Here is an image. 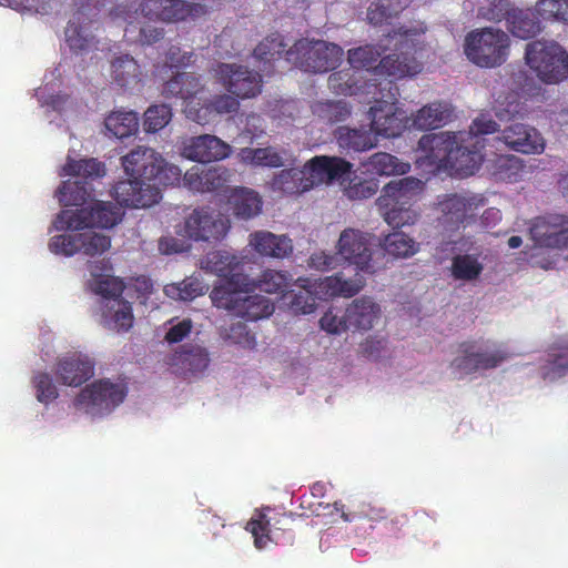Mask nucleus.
Wrapping results in <instances>:
<instances>
[{
	"label": "nucleus",
	"mask_w": 568,
	"mask_h": 568,
	"mask_svg": "<svg viewBox=\"0 0 568 568\" xmlns=\"http://www.w3.org/2000/svg\"><path fill=\"white\" fill-rule=\"evenodd\" d=\"M124 172L131 178L119 181L113 186V196L121 206L150 207L161 200V191L155 185L179 183L182 171L168 164L160 153L148 146H138L121 158Z\"/></svg>",
	"instance_id": "obj_1"
},
{
	"label": "nucleus",
	"mask_w": 568,
	"mask_h": 568,
	"mask_svg": "<svg viewBox=\"0 0 568 568\" xmlns=\"http://www.w3.org/2000/svg\"><path fill=\"white\" fill-rule=\"evenodd\" d=\"M109 268H111L110 262L104 260L90 265L92 275L90 288L103 298L101 303L102 325L118 333L128 332L134 321L132 305L122 297L125 288L124 282L119 277L101 273Z\"/></svg>",
	"instance_id": "obj_2"
},
{
	"label": "nucleus",
	"mask_w": 568,
	"mask_h": 568,
	"mask_svg": "<svg viewBox=\"0 0 568 568\" xmlns=\"http://www.w3.org/2000/svg\"><path fill=\"white\" fill-rule=\"evenodd\" d=\"M206 12L205 4L184 0H121L111 9L110 16L125 21V33H129L139 17L149 21L172 23L187 18H199Z\"/></svg>",
	"instance_id": "obj_3"
},
{
	"label": "nucleus",
	"mask_w": 568,
	"mask_h": 568,
	"mask_svg": "<svg viewBox=\"0 0 568 568\" xmlns=\"http://www.w3.org/2000/svg\"><path fill=\"white\" fill-rule=\"evenodd\" d=\"M423 190L424 182L413 176L387 183L377 199V205L386 223L394 229L415 224L419 213L414 203Z\"/></svg>",
	"instance_id": "obj_4"
},
{
	"label": "nucleus",
	"mask_w": 568,
	"mask_h": 568,
	"mask_svg": "<svg viewBox=\"0 0 568 568\" xmlns=\"http://www.w3.org/2000/svg\"><path fill=\"white\" fill-rule=\"evenodd\" d=\"M525 60L544 83L557 84L568 78V53L556 41L535 40L527 43Z\"/></svg>",
	"instance_id": "obj_5"
},
{
	"label": "nucleus",
	"mask_w": 568,
	"mask_h": 568,
	"mask_svg": "<svg viewBox=\"0 0 568 568\" xmlns=\"http://www.w3.org/2000/svg\"><path fill=\"white\" fill-rule=\"evenodd\" d=\"M509 37L500 29L481 28L468 32L464 40V53L481 68L501 65L508 55Z\"/></svg>",
	"instance_id": "obj_6"
},
{
	"label": "nucleus",
	"mask_w": 568,
	"mask_h": 568,
	"mask_svg": "<svg viewBox=\"0 0 568 568\" xmlns=\"http://www.w3.org/2000/svg\"><path fill=\"white\" fill-rule=\"evenodd\" d=\"M344 51L324 40H297L287 51V61L304 72L324 73L334 70L342 61Z\"/></svg>",
	"instance_id": "obj_7"
},
{
	"label": "nucleus",
	"mask_w": 568,
	"mask_h": 568,
	"mask_svg": "<svg viewBox=\"0 0 568 568\" xmlns=\"http://www.w3.org/2000/svg\"><path fill=\"white\" fill-rule=\"evenodd\" d=\"M268 507L256 509L247 521L245 529L254 538V546L264 549L270 542L280 545H292L295 539L293 530L294 514L275 513L273 516L266 514Z\"/></svg>",
	"instance_id": "obj_8"
},
{
	"label": "nucleus",
	"mask_w": 568,
	"mask_h": 568,
	"mask_svg": "<svg viewBox=\"0 0 568 568\" xmlns=\"http://www.w3.org/2000/svg\"><path fill=\"white\" fill-rule=\"evenodd\" d=\"M121 209L111 202L97 201L89 207L61 211L53 222L54 229L83 230V229H110L122 220Z\"/></svg>",
	"instance_id": "obj_9"
},
{
	"label": "nucleus",
	"mask_w": 568,
	"mask_h": 568,
	"mask_svg": "<svg viewBox=\"0 0 568 568\" xmlns=\"http://www.w3.org/2000/svg\"><path fill=\"white\" fill-rule=\"evenodd\" d=\"M126 394L124 384L99 379L81 389L73 404L87 414L101 416L119 406Z\"/></svg>",
	"instance_id": "obj_10"
},
{
	"label": "nucleus",
	"mask_w": 568,
	"mask_h": 568,
	"mask_svg": "<svg viewBox=\"0 0 568 568\" xmlns=\"http://www.w3.org/2000/svg\"><path fill=\"white\" fill-rule=\"evenodd\" d=\"M457 140L463 141L454 132L424 134L418 141L423 155L416 159V165L433 174L450 169Z\"/></svg>",
	"instance_id": "obj_11"
},
{
	"label": "nucleus",
	"mask_w": 568,
	"mask_h": 568,
	"mask_svg": "<svg viewBox=\"0 0 568 568\" xmlns=\"http://www.w3.org/2000/svg\"><path fill=\"white\" fill-rule=\"evenodd\" d=\"M510 354L503 349L481 351L477 342H463L457 347V356L450 362L456 377L469 375L477 371L493 369L508 359Z\"/></svg>",
	"instance_id": "obj_12"
},
{
	"label": "nucleus",
	"mask_w": 568,
	"mask_h": 568,
	"mask_svg": "<svg viewBox=\"0 0 568 568\" xmlns=\"http://www.w3.org/2000/svg\"><path fill=\"white\" fill-rule=\"evenodd\" d=\"M214 77L237 99H251L262 91V75L242 64L219 63L214 69Z\"/></svg>",
	"instance_id": "obj_13"
},
{
	"label": "nucleus",
	"mask_w": 568,
	"mask_h": 568,
	"mask_svg": "<svg viewBox=\"0 0 568 568\" xmlns=\"http://www.w3.org/2000/svg\"><path fill=\"white\" fill-rule=\"evenodd\" d=\"M230 227V220L210 207L194 209L184 220V234L196 242L221 241Z\"/></svg>",
	"instance_id": "obj_14"
},
{
	"label": "nucleus",
	"mask_w": 568,
	"mask_h": 568,
	"mask_svg": "<svg viewBox=\"0 0 568 568\" xmlns=\"http://www.w3.org/2000/svg\"><path fill=\"white\" fill-rule=\"evenodd\" d=\"M388 84L392 85V81ZM392 89L393 87H389L392 101L378 100L369 109L371 124L376 136L396 138L410 125V119L406 112L397 106L398 89L394 87L395 92H392Z\"/></svg>",
	"instance_id": "obj_15"
},
{
	"label": "nucleus",
	"mask_w": 568,
	"mask_h": 568,
	"mask_svg": "<svg viewBox=\"0 0 568 568\" xmlns=\"http://www.w3.org/2000/svg\"><path fill=\"white\" fill-rule=\"evenodd\" d=\"M529 234L539 248L568 250V215L547 213L532 219Z\"/></svg>",
	"instance_id": "obj_16"
},
{
	"label": "nucleus",
	"mask_w": 568,
	"mask_h": 568,
	"mask_svg": "<svg viewBox=\"0 0 568 568\" xmlns=\"http://www.w3.org/2000/svg\"><path fill=\"white\" fill-rule=\"evenodd\" d=\"M337 255L358 271L374 273L369 234L361 230L347 227L337 241Z\"/></svg>",
	"instance_id": "obj_17"
},
{
	"label": "nucleus",
	"mask_w": 568,
	"mask_h": 568,
	"mask_svg": "<svg viewBox=\"0 0 568 568\" xmlns=\"http://www.w3.org/2000/svg\"><path fill=\"white\" fill-rule=\"evenodd\" d=\"M106 0H77L72 19L65 28V42L73 52L89 49L92 37L87 32L84 24L95 17Z\"/></svg>",
	"instance_id": "obj_18"
},
{
	"label": "nucleus",
	"mask_w": 568,
	"mask_h": 568,
	"mask_svg": "<svg viewBox=\"0 0 568 568\" xmlns=\"http://www.w3.org/2000/svg\"><path fill=\"white\" fill-rule=\"evenodd\" d=\"M231 153L232 146L229 143L211 134L189 139L182 152L186 159L200 163L221 161L229 158Z\"/></svg>",
	"instance_id": "obj_19"
},
{
	"label": "nucleus",
	"mask_w": 568,
	"mask_h": 568,
	"mask_svg": "<svg viewBox=\"0 0 568 568\" xmlns=\"http://www.w3.org/2000/svg\"><path fill=\"white\" fill-rule=\"evenodd\" d=\"M499 140L509 149L524 154H540L545 150V140L538 130L519 122L507 125Z\"/></svg>",
	"instance_id": "obj_20"
},
{
	"label": "nucleus",
	"mask_w": 568,
	"mask_h": 568,
	"mask_svg": "<svg viewBox=\"0 0 568 568\" xmlns=\"http://www.w3.org/2000/svg\"><path fill=\"white\" fill-rule=\"evenodd\" d=\"M231 171L224 166L194 165L183 175L184 185L193 192H216L227 185Z\"/></svg>",
	"instance_id": "obj_21"
},
{
	"label": "nucleus",
	"mask_w": 568,
	"mask_h": 568,
	"mask_svg": "<svg viewBox=\"0 0 568 568\" xmlns=\"http://www.w3.org/2000/svg\"><path fill=\"white\" fill-rule=\"evenodd\" d=\"M248 245L261 256L278 260L291 256L294 251L293 241L287 235L264 230L252 232Z\"/></svg>",
	"instance_id": "obj_22"
},
{
	"label": "nucleus",
	"mask_w": 568,
	"mask_h": 568,
	"mask_svg": "<svg viewBox=\"0 0 568 568\" xmlns=\"http://www.w3.org/2000/svg\"><path fill=\"white\" fill-rule=\"evenodd\" d=\"M94 374V363L87 356L74 353L61 357L57 363L55 375L67 386H80Z\"/></svg>",
	"instance_id": "obj_23"
},
{
	"label": "nucleus",
	"mask_w": 568,
	"mask_h": 568,
	"mask_svg": "<svg viewBox=\"0 0 568 568\" xmlns=\"http://www.w3.org/2000/svg\"><path fill=\"white\" fill-rule=\"evenodd\" d=\"M209 362V354L204 347L186 344L174 352L170 365L175 374L190 377L203 373L207 368Z\"/></svg>",
	"instance_id": "obj_24"
},
{
	"label": "nucleus",
	"mask_w": 568,
	"mask_h": 568,
	"mask_svg": "<svg viewBox=\"0 0 568 568\" xmlns=\"http://www.w3.org/2000/svg\"><path fill=\"white\" fill-rule=\"evenodd\" d=\"M308 178L312 179L313 187L321 183H327L342 179L347 174L352 164L341 158L314 156L306 165Z\"/></svg>",
	"instance_id": "obj_25"
},
{
	"label": "nucleus",
	"mask_w": 568,
	"mask_h": 568,
	"mask_svg": "<svg viewBox=\"0 0 568 568\" xmlns=\"http://www.w3.org/2000/svg\"><path fill=\"white\" fill-rule=\"evenodd\" d=\"M335 138L338 145L347 152H365L377 145V136L372 126L369 129L338 126Z\"/></svg>",
	"instance_id": "obj_26"
},
{
	"label": "nucleus",
	"mask_w": 568,
	"mask_h": 568,
	"mask_svg": "<svg viewBox=\"0 0 568 568\" xmlns=\"http://www.w3.org/2000/svg\"><path fill=\"white\" fill-rule=\"evenodd\" d=\"M240 284H236L237 278H222L225 283L215 286L210 294L212 303L217 308L229 311L232 315L235 312L239 300H241L243 291L250 290V280L247 276L240 277Z\"/></svg>",
	"instance_id": "obj_27"
},
{
	"label": "nucleus",
	"mask_w": 568,
	"mask_h": 568,
	"mask_svg": "<svg viewBox=\"0 0 568 568\" xmlns=\"http://www.w3.org/2000/svg\"><path fill=\"white\" fill-rule=\"evenodd\" d=\"M453 108L449 103L435 101L424 105L410 119V125L418 130H433L450 121Z\"/></svg>",
	"instance_id": "obj_28"
},
{
	"label": "nucleus",
	"mask_w": 568,
	"mask_h": 568,
	"mask_svg": "<svg viewBox=\"0 0 568 568\" xmlns=\"http://www.w3.org/2000/svg\"><path fill=\"white\" fill-rule=\"evenodd\" d=\"M229 204L235 217L251 220L260 215L263 200L258 192L248 187H236L229 196Z\"/></svg>",
	"instance_id": "obj_29"
},
{
	"label": "nucleus",
	"mask_w": 568,
	"mask_h": 568,
	"mask_svg": "<svg viewBox=\"0 0 568 568\" xmlns=\"http://www.w3.org/2000/svg\"><path fill=\"white\" fill-rule=\"evenodd\" d=\"M381 313L379 306L369 297L354 300L345 310L349 328L368 331Z\"/></svg>",
	"instance_id": "obj_30"
},
{
	"label": "nucleus",
	"mask_w": 568,
	"mask_h": 568,
	"mask_svg": "<svg viewBox=\"0 0 568 568\" xmlns=\"http://www.w3.org/2000/svg\"><path fill=\"white\" fill-rule=\"evenodd\" d=\"M423 69V64L406 53L388 54L381 59L375 68L377 74L392 77L394 79H403L418 74Z\"/></svg>",
	"instance_id": "obj_31"
},
{
	"label": "nucleus",
	"mask_w": 568,
	"mask_h": 568,
	"mask_svg": "<svg viewBox=\"0 0 568 568\" xmlns=\"http://www.w3.org/2000/svg\"><path fill=\"white\" fill-rule=\"evenodd\" d=\"M274 191L284 194L298 195L313 189L312 179L308 178L306 168L304 169H286L274 175L271 181Z\"/></svg>",
	"instance_id": "obj_32"
},
{
	"label": "nucleus",
	"mask_w": 568,
	"mask_h": 568,
	"mask_svg": "<svg viewBox=\"0 0 568 568\" xmlns=\"http://www.w3.org/2000/svg\"><path fill=\"white\" fill-rule=\"evenodd\" d=\"M443 223L458 227L473 217V202L464 195L448 194L439 203Z\"/></svg>",
	"instance_id": "obj_33"
},
{
	"label": "nucleus",
	"mask_w": 568,
	"mask_h": 568,
	"mask_svg": "<svg viewBox=\"0 0 568 568\" xmlns=\"http://www.w3.org/2000/svg\"><path fill=\"white\" fill-rule=\"evenodd\" d=\"M202 89L201 80L194 73L179 72L164 83L162 93L165 98H179L186 102Z\"/></svg>",
	"instance_id": "obj_34"
},
{
	"label": "nucleus",
	"mask_w": 568,
	"mask_h": 568,
	"mask_svg": "<svg viewBox=\"0 0 568 568\" xmlns=\"http://www.w3.org/2000/svg\"><path fill=\"white\" fill-rule=\"evenodd\" d=\"M273 312L274 304L267 297L258 294L248 295L246 292H243L233 315L254 322L268 317Z\"/></svg>",
	"instance_id": "obj_35"
},
{
	"label": "nucleus",
	"mask_w": 568,
	"mask_h": 568,
	"mask_svg": "<svg viewBox=\"0 0 568 568\" xmlns=\"http://www.w3.org/2000/svg\"><path fill=\"white\" fill-rule=\"evenodd\" d=\"M141 68L130 54H121L111 62V77L121 88H132L141 81Z\"/></svg>",
	"instance_id": "obj_36"
},
{
	"label": "nucleus",
	"mask_w": 568,
	"mask_h": 568,
	"mask_svg": "<svg viewBox=\"0 0 568 568\" xmlns=\"http://www.w3.org/2000/svg\"><path fill=\"white\" fill-rule=\"evenodd\" d=\"M478 140L471 144V148L459 145L455 146V155L450 170H454L458 175L465 178L475 174L483 163V154L480 153Z\"/></svg>",
	"instance_id": "obj_37"
},
{
	"label": "nucleus",
	"mask_w": 568,
	"mask_h": 568,
	"mask_svg": "<svg viewBox=\"0 0 568 568\" xmlns=\"http://www.w3.org/2000/svg\"><path fill=\"white\" fill-rule=\"evenodd\" d=\"M568 373V338L557 341L548 354V359L541 367L544 379L554 381Z\"/></svg>",
	"instance_id": "obj_38"
},
{
	"label": "nucleus",
	"mask_w": 568,
	"mask_h": 568,
	"mask_svg": "<svg viewBox=\"0 0 568 568\" xmlns=\"http://www.w3.org/2000/svg\"><path fill=\"white\" fill-rule=\"evenodd\" d=\"M104 126L110 135L116 139H125L135 134L139 130V116L136 112L116 110L112 111L104 120Z\"/></svg>",
	"instance_id": "obj_39"
},
{
	"label": "nucleus",
	"mask_w": 568,
	"mask_h": 568,
	"mask_svg": "<svg viewBox=\"0 0 568 568\" xmlns=\"http://www.w3.org/2000/svg\"><path fill=\"white\" fill-rule=\"evenodd\" d=\"M361 73L352 67L333 72L328 77V88L338 95H355L364 87Z\"/></svg>",
	"instance_id": "obj_40"
},
{
	"label": "nucleus",
	"mask_w": 568,
	"mask_h": 568,
	"mask_svg": "<svg viewBox=\"0 0 568 568\" xmlns=\"http://www.w3.org/2000/svg\"><path fill=\"white\" fill-rule=\"evenodd\" d=\"M237 155L242 163L252 166L281 168L284 165L282 153L273 146L242 148Z\"/></svg>",
	"instance_id": "obj_41"
},
{
	"label": "nucleus",
	"mask_w": 568,
	"mask_h": 568,
	"mask_svg": "<svg viewBox=\"0 0 568 568\" xmlns=\"http://www.w3.org/2000/svg\"><path fill=\"white\" fill-rule=\"evenodd\" d=\"M507 28L514 37L530 39L540 31V23L532 11L514 8Z\"/></svg>",
	"instance_id": "obj_42"
},
{
	"label": "nucleus",
	"mask_w": 568,
	"mask_h": 568,
	"mask_svg": "<svg viewBox=\"0 0 568 568\" xmlns=\"http://www.w3.org/2000/svg\"><path fill=\"white\" fill-rule=\"evenodd\" d=\"M364 166L368 173L376 175H403L410 169L408 163L402 162L395 155L386 152L373 154Z\"/></svg>",
	"instance_id": "obj_43"
},
{
	"label": "nucleus",
	"mask_w": 568,
	"mask_h": 568,
	"mask_svg": "<svg viewBox=\"0 0 568 568\" xmlns=\"http://www.w3.org/2000/svg\"><path fill=\"white\" fill-rule=\"evenodd\" d=\"M413 0H377L367 9V20L371 24L382 26L397 17Z\"/></svg>",
	"instance_id": "obj_44"
},
{
	"label": "nucleus",
	"mask_w": 568,
	"mask_h": 568,
	"mask_svg": "<svg viewBox=\"0 0 568 568\" xmlns=\"http://www.w3.org/2000/svg\"><path fill=\"white\" fill-rule=\"evenodd\" d=\"M207 268L215 273L221 278H237L236 284H240V277L244 276L239 272L241 267L240 260L226 252H212L206 257Z\"/></svg>",
	"instance_id": "obj_45"
},
{
	"label": "nucleus",
	"mask_w": 568,
	"mask_h": 568,
	"mask_svg": "<svg viewBox=\"0 0 568 568\" xmlns=\"http://www.w3.org/2000/svg\"><path fill=\"white\" fill-rule=\"evenodd\" d=\"M291 282L292 276L288 272L266 268L257 280L250 283V288H257L268 294H277L284 293Z\"/></svg>",
	"instance_id": "obj_46"
},
{
	"label": "nucleus",
	"mask_w": 568,
	"mask_h": 568,
	"mask_svg": "<svg viewBox=\"0 0 568 568\" xmlns=\"http://www.w3.org/2000/svg\"><path fill=\"white\" fill-rule=\"evenodd\" d=\"M320 290L327 296L352 297L356 295L363 287L361 281L344 278L342 274L327 276L320 283Z\"/></svg>",
	"instance_id": "obj_47"
},
{
	"label": "nucleus",
	"mask_w": 568,
	"mask_h": 568,
	"mask_svg": "<svg viewBox=\"0 0 568 568\" xmlns=\"http://www.w3.org/2000/svg\"><path fill=\"white\" fill-rule=\"evenodd\" d=\"M383 248L395 257H408L418 252L419 244L404 232L395 231L385 236Z\"/></svg>",
	"instance_id": "obj_48"
},
{
	"label": "nucleus",
	"mask_w": 568,
	"mask_h": 568,
	"mask_svg": "<svg viewBox=\"0 0 568 568\" xmlns=\"http://www.w3.org/2000/svg\"><path fill=\"white\" fill-rule=\"evenodd\" d=\"M483 268V264L477 256L458 254L452 260L450 272L455 280L474 281L481 274Z\"/></svg>",
	"instance_id": "obj_49"
},
{
	"label": "nucleus",
	"mask_w": 568,
	"mask_h": 568,
	"mask_svg": "<svg viewBox=\"0 0 568 568\" xmlns=\"http://www.w3.org/2000/svg\"><path fill=\"white\" fill-rule=\"evenodd\" d=\"M286 47L287 44L280 33H272L256 45L254 57L264 63L278 60L283 54H285V59L287 60L288 50H286Z\"/></svg>",
	"instance_id": "obj_50"
},
{
	"label": "nucleus",
	"mask_w": 568,
	"mask_h": 568,
	"mask_svg": "<svg viewBox=\"0 0 568 568\" xmlns=\"http://www.w3.org/2000/svg\"><path fill=\"white\" fill-rule=\"evenodd\" d=\"M62 175L82 176L84 179L101 178L105 174V166L97 159L72 160L68 159L62 168Z\"/></svg>",
	"instance_id": "obj_51"
},
{
	"label": "nucleus",
	"mask_w": 568,
	"mask_h": 568,
	"mask_svg": "<svg viewBox=\"0 0 568 568\" xmlns=\"http://www.w3.org/2000/svg\"><path fill=\"white\" fill-rule=\"evenodd\" d=\"M90 197L87 182L63 181L58 189V199L63 206L82 205Z\"/></svg>",
	"instance_id": "obj_52"
},
{
	"label": "nucleus",
	"mask_w": 568,
	"mask_h": 568,
	"mask_svg": "<svg viewBox=\"0 0 568 568\" xmlns=\"http://www.w3.org/2000/svg\"><path fill=\"white\" fill-rule=\"evenodd\" d=\"M514 8L509 0H483L478 7L477 16L490 22L507 21Z\"/></svg>",
	"instance_id": "obj_53"
},
{
	"label": "nucleus",
	"mask_w": 568,
	"mask_h": 568,
	"mask_svg": "<svg viewBox=\"0 0 568 568\" xmlns=\"http://www.w3.org/2000/svg\"><path fill=\"white\" fill-rule=\"evenodd\" d=\"M172 120V109L168 104L150 105L144 112L143 126L148 133L164 129Z\"/></svg>",
	"instance_id": "obj_54"
},
{
	"label": "nucleus",
	"mask_w": 568,
	"mask_h": 568,
	"mask_svg": "<svg viewBox=\"0 0 568 568\" xmlns=\"http://www.w3.org/2000/svg\"><path fill=\"white\" fill-rule=\"evenodd\" d=\"M80 253L88 256L101 255L111 246V239L93 231L79 233Z\"/></svg>",
	"instance_id": "obj_55"
},
{
	"label": "nucleus",
	"mask_w": 568,
	"mask_h": 568,
	"mask_svg": "<svg viewBox=\"0 0 568 568\" xmlns=\"http://www.w3.org/2000/svg\"><path fill=\"white\" fill-rule=\"evenodd\" d=\"M314 113L328 123L346 120L351 109L345 101H321L314 105Z\"/></svg>",
	"instance_id": "obj_56"
},
{
	"label": "nucleus",
	"mask_w": 568,
	"mask_h": 568,
	"mask_svg": "<svg viewBox=\"0 0 568 568\" xmlns=\"http://www.w3.org/2000/svg\"><path fill=\"white\" fill-rule=\"evenodd\" d=\"M524 170L523 162L515 155H500L495 161L494 174L503 181H517Z\"/></svg>",
	"instance_id": "obj_57"
},
{
	"label": "nucleus",
	"mask_w": 568,
	"mask_h": 568,
	"mask_svg": "<svg viewBox=\"0 0 568 568\" xmlns=\"http://www.w3.org/2000/svg\"><path fill=\"white\" fill-rule=\"evenodd\" d=\"M316 295L302 285L297 291L290 292V308L295 314H311L316 307Z\"/></svg>",
	"instance_id": "obj_58"
},
{
	"label": "nucleus",
	"mask_w": 568,
	"mask_h": 568,
	"mask_svg": "<svg viewBox=\"0 0 568 568\" xmlns=\"http://www.w3.org/2000/svg\"><path fill=\"white\" fill-rule=\"evenodd\" d=\"M381 53L373 45H364L348 51V62L354 70H369L377 62Z\"/></svg>",
	"instance_id": "obj_59"
},
{
	"label": "nucleus",
	"mask_w": 568,
	"mask_h": 568,
	"mask_svg": "<svg viewBox=\"0 0 568 568\" xmlns=\"http://www.w3.org/2000/svg\"><path fill=\"white\" fill-rule=\"evenodd\" d=\"M536 11L546 20L556 19L568 23V0H538Z\"/></svg>",
	"instance_id": "obj_60"
},
{
	"label": "nucleus",
	"mask_w": 568,
	"mask_h": 568,
	"mask_svg": "<svg viewBox=\"0 0 568 568\" xmlns=\"http://www.w3.org/2000/svg\"><path fill=\"white\" fill-rule=\"evenodd\" d=\"M32 384L36 388L37 399L42 404L47 405L59 396L58 389L48 373L39 372L34 374Z\"/></svg>",
	"instance_id": "obj_61"
},
{
	"label": "nucleus",
	"mask_w": 568,
	"mask_h": 568,
	"mask_svg": "<svg viewBox=\"0 0 568 568\" xmlns=\"http://www.w3.org/2000/svg\"><path fill=\"white\" fill-rule=\"evenodd\" d=\"M49 250L54 254H62L65 256H72L80 253L79 233L52 236L49 241Z\"/></svg>",
	"instance_id": "obj_62"
},
{
	"label": "nucleus",
	"mask_w": 568,
	"mask_h": 568,
	"mask_svg": "<svg viewBox=\"0 0 568 568\" xmlns=\"http://www.w3.org/2000/svg\"><path fill=\"white\" fill-rule=\"evenodd\" d=\"M209 113L219 115L236 112L240 108L239 99L231 94H217L207 101L205 104Z\"/></svg>",
	"instance_id": "obj_63"
},
{
	"label": "nucleus",
	"mask_w": 568,
	"mask_h": 568,
	"mask_svg": "<svg viewBox=\"0 0 568 568\" xmlns=\"http://www.w3.org/2000/svg\"><path fill=\"white\" fill-rule=\"evenodd\" d=\"M320 325L322 329L329 334H339L349 328L346 323V314L344 313L342 317H338L333 310H328L324 313L320 320Z\"/></svg>",
	"instance_id": "obj_64"
}]
</instances>
